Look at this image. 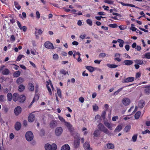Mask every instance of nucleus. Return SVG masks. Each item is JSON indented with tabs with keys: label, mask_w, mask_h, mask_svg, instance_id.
I'll return each instance as SVG.
<instances>
[{
	"label": "nucleus",
	"mask_w": 150,
	"mask_h": 150,
	"mask_svg": "<svg viewBox=\"0 0 150 150\" xmlns=\"http://www.w3.org/2000/svg\"><path fill=\"white\" fill-rule=\"evenodd\" d=\"M105 125L110 130L112 129V127L110 124L108 122V121H106L104 122Z\"/></svg>",
	"instance_id": "18"
},
{
	"label": "nucleus",
	"mask_w": 150,
	"mask_h": 150,
	"mask_svg": "<svg viewBox=\"0 0 150 150\" xmlns=\"http://www.w3.org/2000/svg\"><path fill=\"white\" fill-rule=\"evenodd\" d=\"M137 134H135L133 135L132 137V139L134 142H135L137 140Z\"/></svg>",
	"instance_id": "47"
},
{
	"label": "nucleus",
	"mask_w": 150,
	"mask_h": 150,
	"mask_svg": "<svg viewBox=\"0 0 150 150\" xmlns=\"http://www.w3.org/2000/svg\"><path fill=\"white\" fill-rule=\"evenodd\" d=\"M98 129L102 132L108 134L109 133L108 130L105 127L104 125L101 123H100L98 125Z\"/></svg>",
	"instance_id": "3"
},
{
	"label": "nucleus",
	"mask_w": 150,
	"mask_h": 150,
	"mask_svg": "<svg viewBox=\"0 0 150 150\" xmlns=\"http://www.w3.org/2000/svg\"><path fill=\"white\" fill-rule=\"evenodd\" d=\"M86 35L85 34L84 35H81L80 36V38H81L82 39H84L86 36Z\"/></svg>",
	"instance_id": "64"
},
{
	"label": "nucleus",
	"mask_w": 150,
	"mask_h": 150,
	"mask_svg": "<svg viewBox=\"0 0 150 150\" xmlns=\"http://www.w3.org/2000/svg\"><path fill=\"white\" fill-rule=\"evenodd\" d=\"M63 131L62 128L61 127H57L55 130L56 135L57 136L60 135Z\"/></svg>",
	"instance_id": "8"
},
{
	"label": "nucleus",
	"mask_w": 150,
	"mask_h": 150,
	"mask_svg": "<svg viewBox=\"0 0 150 150\" xmlns=\"http://www.w3.org/2000/svg\"><path fill=\"white\" fill-rule=\"evenodd\" d=\"M14 5L15 7L18 10L20 9L21 8V6L19 5L18 3L16 1L14 2Z\"/></svg>",
	"instance_id": "31"
},
{
	"label": "nucleus",
	"mask_w": 150,
	"mask_h": 150,
	"mask_svg": "<svg viewBox=\"0 0 150 150\" xmlns=\"http://www.w3.org/2000/svg\"><path fill=\"white\" fill-rule=\"evenodd\" d=\"M107 66L110 68H115L117 67L118 65L116 64H107Z\"/></svg>",
	"instance_id": "26"
},
{
	"label": "nucleus",
	"mask_w": 150,
	"mask_h": 150,
	"mask_svg": "<svg viewBox=\"0 0 150 150\" xmlns=\"http://www.w3.org/2000/svg\"><path fill=\"white\" fill-rule=\"evenodd\" d=\"M57 94L58 96L60 98H61L62 97V94H61V91L60 89L59 88H58L57 89Z\"/></svg>",
	"instance_id": "40"
},
{
	"label": "nucleus",
	"mask_w": 150,
	"mask_h": 150,
	"mask_svg": "<svg viewBox=\"0 0 150 150\" xmlns=\"http://www.w3.org/2000/svg\"><path fill=\"white\" fill-rule=\"evenodd\" d=\"M35 117L34 114L32 113L30 114L28 117V121L30 122H32L34 120Z\"/></svg>",
	"instance_id": "11"
},
{
	"label": "nucleus",
	"mask_w": 150,
	"mask_h": 150,
	"mask_svg": "<svg viewBox=\"0 0 150 150\" xmlns=\"http://www.w3.org/2000/svg\"><path fill=\"white\" fill-rule=\"evenodd\" d=\"M106 54L104 53H101L99 54V57H103L106 56Z\"/></svg>",
	"instance_id": "59"
},
{
	"label": "nucleus",
	"mask_w": 150,
	"mask_h": 150,
	"mask_svg": "<svg viewBox=\"0 0 150 150\" xmlns=\"http://www.w3.org/2000/svg\"><path fill=\"white\" fill-rule=\"evenodd\" d=\"M59 119L62 122L64 123L65 125L67 127L71 133L73 132L74 128L72 127V125L69 122L66 121L65 119L62 117L59 116Z\"/></svg>",
	"instance_id": "1"
},
{
	"label": "nucleus",
	"mask_w": 150,
	"mask_h": 150,
	"mask_svg": "<svg viewBox=\"0 0 150 150\" xmlns=\"http://www.w3.org/2000/svg\"><path fill=\"white\" fill-rule=\"evenodd\" d=\"M122 126L121 125H119L117 126L114 130L115 132H120L122 129Z\"/></svg>",
	"instance_id": "27"
},
{
	"label": "nucleus",
	"mask_w": 150,
	"mask_h": 150,
	"mask_svg": "<svg viewBox=\"0 0 150 150\" xmlns=\"http://www.w3.org/2000/svg\"><path fill=\"white\" fill-rule=\"evenodd\" d=\"M132 60H126L123 61V64L127 66H129L132 64L133 63Z\"/></svg>",
	"instance_id": "13"
},
{
	"label": "nucleus",
	"mask_w": 150,
	"mask_h": 150,
	"mask_svg": "<svg viewBox=\"0 0 150 150\" xmlns=\"http://www.w3.org/2000/svg\"><path fill=\"white\" fill-rule=\"evenodd\" d=\"M105 111H103L102 112L101 116L104 119L105 118Z\"/></svg>",
	"instance_id": "51"
},
{
	"label": "nucleus",
	"mask_w": 150,
	"mask_h": 150,
	"mask_svg": "<svg viewBox=\"0 0 150 150\" xmlns=\"http://www.w3.org/2000/svg\"><path fill=\"white\" fill-rule=\"evenodd\" d=\"M17 23L18 26L19 27V28L21 30H22V27L21 26V25L20 23V22L18 21H17Z\"/></svg>",
	"instance_id": "53"
},
{
	"label": "nucleus",
	"mask_w": 150,
	"mask_h": 150,
	"mask_svg": "<svg viewBox=\"0 0 150 150\" xmlns=\"http://www.w3.org/2000/svg\"><path fill=\"white\" fill-rule=\"evenodd\" d=\"M60 73L61 74L65 75L66 74V71L64 69H62L60 71Z\"/></svg>",
	"instance_id": "57"
},
{
	"label": "nucleus",
	"mask_w": 150,
	"mask_h": 150,
	"mask_svg": "<svg viewBox=\"0 0 150 150\" xmlns=\"http://www.w3.org/2000/svg\"><path fill=\"white\" fill-rule=\"evenodd\" d=\"M101 117L100 115H97L95 116V119L96 120H98V122H100Z\"/></svg>",
	"instance_id": "45"
},
{
	"label": "nucleus",
	"mask_w": 150,
	"mask_h": 150,
	"mask_svg": "<svg viewBox=\"0 0 150 150\" xmlns=\"http://www.w3.org/2000/svg\"><path fill=\"white\" fill-rule=\"evenodd\" d=\"M45 147L46 150H51V145L49 144H46Z\"/></svg>",
	"instance_id": "32"
},
{
	"label": "nucleus",
	"mask_w": 150,
	"mask_h": 150,
	"mask_svg": "<svg viewBox=\"0 0 150 150\" xmlns=\"http://www.w3.org/2000/svg\"><path fill=\"white\" fill-rule=\"evenodd\" d=\"M110 27L112 28H116L117 27V25L116 24H111L109 25Z\"/></svg>",
	"instance_id": "48"
},
{
	"label": "nucleus",
	"mask_w": 150,
	"mask_h": 150,
	"mask_svg": "<svg viewBox=\"0 0 150 150\" xmlns=\"http://www.w3.org/2000/svg\"><path fill=\"white\" fill-rule=\"evenodd\" d=\"M25 88V86L24 85H19L18 87V91L20 92H22L23 91Z\"/></svg>",
	"instance_id": "36"
},
{
	"label": "nucleus",
	"mask_w": 150,
	"mask_h": 150,
	"mask_svg": "<svg viewBox=\"0 0 150 150\" xmlns=\"http://www.w3.org/2000/svg\"><path fill=\"white\" fill-rule=\"evenodd\" d=\"M105 17H103L101 16H96L95 18L98 20L100 21L101 20V18H105Z\"/></svg>",
	"instance_id": "58"
},
{
	"label": "nucleus",
	"mask_w": 150,
	"mask_h": 150,
	"mask_svg": "<svg viewBox=\"0 0 150 150\" xmlns=\"http://www.w3.org/2000/svg\"><path fill=\"white\" fill-rule=\"evenodd\" d=\"M14 127L16 130H19L21 127V123L19 122H17L15 124Z\"/></svg>",
	"instance_id": "15"
},
{
	"label": "nucleus",
	"mask_w": 150,
	"mask_h": 150,
	"mask_svg": "<svg viewBox=\"0 0 150 150\" xmlns=\"http://www.w3.org/2000/svg\"><path fill=\"white\" fill-rule=\"evenodd\" d=\"M25 137L26 140L28 141L32 140L33 138V135L32 132L29 131L27 132L25 134Z\"/></svg>",
	"instance_id": "5"
},
{
	"label": "nucleus",
	"mask_w": 150,
	"mask_h": 150,
	"mask_svg": "<svg viewBox=\"0 0 150 150\" xmlns=\"http://www.w3.org/2000/svg\"><path fill=\"white\" fill-rule=\"evenodd\" d=\"M122 89V88H121L118 89L117 91L115 92L114 93L112 94V95L114 96H116L117 95L118 93L121 91Z\"/></svg>",
	"instance_id": "39"
},
{
	"label": "nucleus",
	"mask_w": 150,
	"mask_h": 150,
	"mask_svg": "<svg viewBox=\"0 0 150 150\" xmlns=\"http://www.w3.org/2000/svg\"><path fill=\"white\" fill-rule=\"evenodd\" d=\"M98 15L100 16L105 15V13L103 11L99 12L98 13Z\"/></svg>",
	"instance_id": "63"
},
{
	"label": "nucleus",
	"mask_w": 150,
	"mask_h": 150,
	"mask_svg": "<svg viewBox=\"0 0 150 150\" xmlns=\"http://www.w3.org/2000/svg\"><path fill=\"white\" fill-rule=\"evenodd\" d=\"M134 78L133 77H127L125 78L123 80L122 82L125 83L130 82L134 81Z\"/></svg>",
	"instance_id": "9"
},
{
	"label": "nucleus",
	"mask_w": 150,
	"mask_h": 150,
	"mask_svg": "<svg viewBox=\"0 0 150 150\" xmlns=\"http://www.w3.org/2000/svg\"><path fill=\"white\" fill-rule=\"evenodd\" d=\"M141 112L140 111H139L137 112L135 115L134 117L136 119H138L141 115Z\"/></svg>",
	"instance_id": "34"
},
{
	"label": "nucleus",
	"mask_w": 150,
	"mask_h": 150,
	"mask_svg": "<svg viewBox=\"0 0 150 150\" xmlns=\"http://www.w3.org/2000/svg\"><path fill=\"white\" fill-rule=\"evenodd\" d=\"M86 69L88 70L90 72H92L94 71L93 67L91 66H87L85 67Z\"/></svg>",
	"instance_id": "24"
},
{
	"label": "nucleus",
	"mask_w": 150,
	"mask_h": 150,
	"mask_svg": "<svg viewBox=\"0 0 150 150\" xmlns=\"http://www.w3.org/2000/svg\"><path fill=\"white\" fill-rule=\"evenodd\" d=\"M4 67H5V66L4 65H2L0 67V72H1L2 74L4 75H8L10 73V71L7 68H5L3 70V69Z\"/></svg>",
	"instance_id": "4"
},
{
	"label": "nucleus",
	"mask_w": 150,
	"mask_h": 150,
	"mask_svg": "<svg viewBox=\"0 0 150 150\" xmlns=\"http://www.w3.org/2000/svg\"><path fill=\"white\" fill-rule=\"evenodd\" d=\"M38 92V90L36 89L35 93V95L33 100L35 101L38 100L39 98V96L38 94H37Z\"/></svg>",
	"instance_id": "23"
},
{
	"label": "nucleus",
	"mask_w": 150,
	"mask_h": 150,
	"mask_svg": "<svg viewBox=\"0 0 150 150\" xmlns=\"http://www.w3.org/2000/svg\"><path fill=\"white\" fill-rule=\"evenodd\" d=\"M57 124L56 120H52L50 122V125L51 128H53L57 126Z\"/></svg>",
	"instance_id": "14"
},
{
	"label": "nucleus",
	"mask_w": 150,
	"mask_h": 150,
	"mask_svg": "<svg viewBox=\"0 0 150 150\" xmlns=\"http://www.w3.org/2000/svg\"><path fill=\"white\" fill-rule=\"evenodd\" d=\"M53 59H58L59 57L58 54H54L53 56Z\"/></svg>",
	"instance_id": "56"
},
{
	"label": "nucleus",
	"mask_w": 150,
	"mask_h": 150,
	"mask_svg": "<svg viewBox=\"0 0 150 150\" xmlns=\"http://www.w3.org/2000/svg\"><path fill=\"white\" fill-rule=\"evenodd\" d=\"M24 81V79L21 77L18 78L16 82L17 83L19 84L23 83Z\"/></svg>",
	"instance_id": "29"
},
{
	"label": "nucleus",
	"mask_w": 150,
	"mask_h": 150,
	"mask_svg": "<svg viewBox=\"0 0 150 150\" xmlns=\"http://www.w3.org/2000/svg\"><path fill=\"white\" fill-rule=\"evenodd\" d=\"M130 101L129 99L127 98H124L122 100V103L125 106H127L130 103Z\"/></svg>",
	"instance_id": "10"
},
{
	"label": "nucleus",
	"mask_w": 150,
	"mask_h": 150,
	"mask_svg": "<svg viewBox=\"0 0 150 150\" xmlns=\"http://www.w3.org/2000/svg\"><path fill=\"white\" fill-rule=\"evenodd\" d=\"M74 146L75 148L76 149L79 147L80 145V134L79 133L76 134L74 136Z\"/></svg>",
	"instance_id": "2"
},
{
	"label": "nucleus",
	"mask_w": 150,
	"mask_h": 150,
	"mask_svg": "<svg viewBox=\"0 0 150 150\" xmlns=\"http://www.w3.org/2000/svg\"><path fill=\"white\" fill-rule=\"evenodd\" d=\"M10 40L11 42H14L15 40V38L13 35H11L10 39Z\"/></svg>",
	"instance_id": "55"
},
{
	"label": "nucleus",
	"mask_w": 150,
	"mask_h": 150,
	"mask_svg": "<svg viewBox=\"0 0 150 150\" xmlns=\"http://www.w3.org/2000/svg\"><path fill=\"white\" fill-rule=\"evenodd\" d=\"M144 92L147 94L150 93V86L146 88L144 90Z\"/></svg>",
	"instance_id": "35"
},
{
	"label": "nucleus",
	"mask_w": 150,
	"mask_h": 150,
	"mask_svg": "<svg viewBox=\"0 0 150 150\" xmlns=\"http://www.w3.org/2000/svg\"><path fill=\"white\" fill-rule=\"evenodd\" d=\"M145 105V102L143 100H140L139 102L138 106L140 108H143Z\"/></svg>",
	"instance_id": "17"
},
{
	"label": "nucleus",
	"mask_w": 150,
	"mask_h": 150,
	"mask_svg": "<svg viewBox=\"0 0 150 150\" xmlns=\"http://www.w3.org/2000/svg\"><path fill=\"white\" fill-rule=\"evenodd\" d=\"M131 129V126L129 125H127L126 126L124 129V131L126 132H129Z\"/></svg>",
	"instance_id": "38"
},
{
	"label": "nucleus",
	"mask_w": 150,
	"mask_h": 150,
	"mask_svg": "<svg viewBox=\"0 0 150 150\" xmlns=\"http://www.w3.org/2000/svg\"><path fill=\"white\" fill-rule=\"evenodd\" d=\"M7 99L8 101H11L12 100V95L11 93H9L7 95Z\"/></svg>",
	"instance_id": "37"
},
{
	"label": "nucleus",
	"mask_w": 150,
	"mask_h": 150,
	"mask_svg": "<svg viewBox=\"0 0 150 150\" xmlns=\"http://www.w3.org/2000/svg\"><path fill=\"white\" fill-rule=\"evenodd\" d=\"M35 30H38V32H37L36 31L35 32V35L36 36H38V35L41 34L43 32V31H42L41 29H39L38 30L36 28H35Z\"/></svg>",
	"instance_id": "30"
},
{
	"label": "nucleus",
	"mask_w": 150,
	"mask_h": 150,
	"mask_svg": "<svg viewBox=\"0 0 150 150\" xmlns=\"http://www.w3.org/2000/svg\"><path fill=\"white\" fill-rule=\"evenodd\" d=\"M142 133L143 134H145L146 133L149 134L150 133V131L148 129H146L144 131H142Z\"/></svg>",
	"instance_id": "50"
},
{
	"label": "nucleus",
	"mask_w": 150,
	"mask_h": 150,
	"mask_svg": "<svg viewBox=\"0 0 150 150\" xmlns=\"http://www.w3.org/2000/svg\"><path fill=\"white\" fill-rule=\"evenodd\" d=\"M46 87L48 91L49 95L50 96H51L52 95V92L51 88L49 86V85H46Z\"/></svg>",
	"instance_id": "43"
},
{
	"label": "nucleus",
	"mask_w": 150,
	"mask_h": 150,
	"mask_svg": "<svg viewBox=\"0 0 150 150\" xmlns=\"http://www.w3.org/2000/svg\"><path fill=\"white\" fill-rule=\"evenodd\" d=\"M21 108L20 106H18L15 108L14 110V112L15 115L16 116H18L21 113Z\"/></svg>",
	"instance_id": "7"
},
{
	"label": "nucleus",
	"mask_w": 150,
	"mask_h": 150,
	"mask_svg": "<svg viewBox=\"0 0 150 150\" xmlns=\"http://www.w3.org/2000/svg\"><path fill=\"white\" fill-rule=\"evenodd\" d=\"M93 110L94 111H97L98 109V107L96 105H93Z\"/></svg>",
	"instance_id": "49"
},
{
	"label": "nucleus",
	"mask_w": 150,
	"mask_h": 150,
	"mask_svg": "<svg viewBox=\"0 0 150 150\" xmlns=\"http://www.w3.org/2000/svg\"><path fill=\"white\" fill-rule=\"evenodd\" d=\"M14 137V136L12 133H11L9 135V137L11 139H13Z\"/></svg>",
	"instance_id": "60"
},
{
	"label": "nucleus",
	"mask_w": 150,
	"mask_h": 150,
	"mask_svg": "<svg viewBox=\"0 0 150 150\" xmlns=\"http://www.w3.org/2000/svg\"><path fill=\"white\" fill-rule=\"evenodd\" d=\"M36 16L37 18H38V19H39L40 18V14L39 12L38 11H37L36 12Z\"/></svg>",
	"instance_id": "54"
},
{
	"label": "nucleus",
	"mask_w": 150,
	"mask_h": 150,
	"mask_svg": "<svg viewBox=\"0 0 150 150\" xmlns=\"http://www.w3.org/2000/svg\"><path fill=\"white\" fill-rule=\"evenodd\" d=\"M25 99V97L24 95H22L19 96L18 101L20 103L23 102Z\"/></svg>",
	"instance_id": "19"
},
{
	"label": "nucleus",
	"mask_w": 150,
	"mask_h": 150,
	"mask_svg": "<svg viewBox=\"0 0 150 150\" xmlns=\"http://www.w3.org/2000/svg\"><path fill=\"white\" fill-rule=\"evenodd\" d=\"M4 96L0 95V102H4Z\"/></svg>",
	"instance_id": "61"
},
{
	"label": "nucleus",
	"mask_w": 150,
	"mask_h": 150,
	"mask_svg": "<svg viewBox=\"0 0 150 150\" xmlns=\"http://www.w3.org/2000/svg\"><path fill=\"white\" fill-rule=\"evenodd\" d=\"M21 72L20 71H17L13 73V76L14 77H18L20 75Z\"/></svg>",
	"instance_id": "25"
},
{
	"label": "nucleus",
	"mask_w": 150,
	"mask_h": 150,
	"mask_svg": "<svg viewBox=\"0 0 150 150\" xmlns=\"http://www.w3.org/2000/svg\"><path fill=\"white\" fill-rule=\"evenodd\" d=\"M19 96L17 93H14L12 96L13 100L15 102L18 100Z\"/></svg>",
	"instance_id": "16"
},
{
	"label": "nucleus",
	"mask_w": 150,
	"mask_h": 150,
	"mask_svg": "<svg viewBox=\"0 0 150 150\" xmlns=\"http://www.w3.org/2000/svg\"><path fill=\"white\" fill-rule=\"evenodd\" d=\"M3 109L5 113H7L8 111V108L7 107H4Z\"/></svg>",
	"instance_id": "62"
},
{
	"label": "nucleus",
	"mask_w": 150,
	"mask_h": 150,
	"mask_svg": "<svg viewBox=\"0 0 150 150\" xmlns=\"http://www.w3.org/2000/svg\"><path fill=\"white\" fill-rule=\"evenodd\" d=\"M93 135L95 137H97L99 136L100 133L98 130H95L93 133Z\"/></svg>",
	"instance_id": "28"
},
{
	"label": "nucleus",
	"mask_w": 150,
	"mask_h": 150,
	"mask_svg": "<svg viewBox=\"0 0 150 150\" xmlns=\"http://www.w3.org/2000/svg\"><path fill=\"white\" fill-rule=\"evenodd\" d=\"M24 57V56L23 55L20 54L17 57L16 60L17 61H19L21 60L22 58Z\"/></svg>",
	"instance_id": "42"
},
{
	"label": "nucleus",
	"mask_w": 150,
	"mask_h": 150,
	"mask_svg": "<svg viewBox=\"0 0 150 150\" xmlns=\"http://www.w3.org/2000/svg\"><path fill=\"white\" fill-rule=\"evenodd\" d=\"M44 45L46 48L49 49H53L54 48L53 44L49 41L46 42L45 43Z\"/></svg>",
	"instance_id": "6"
},
{
	"label": "nucleus",
	"mask_w": 150,
	"mask_h": 150,
	"mask_svg": "<svg viewBox=\"0 0 150 150\" xmlns=\"http://www.w3.org/2000/svg\"><path fill=\"white\" fill-rule=\"evenodd\" d=\"M134 62L136 64L139 65H142L144 64V61L142 60L137 59L134 60Z\"/></svg>",
	"instance_id": "22"
},
{
	"label": "nucleus",
	"mask_w": 150,
	"mask_h": 150,
	"mask_svg": "<svg viewBox=\"0 0 150 150\" xmlns=\"http://www.w3.org/2000/svg\"><path fill=\"white\" fill-rule=\"evenodd\" d=\"M57 148V146L55 144H53L51 145V150H56Z\"/></svg>",
	"instance_id": "41"
},
{
	"label": "nucleus",
	"mask_w": 150,
	"mask_h": 150,
	"mask_svg": "<svg viewBox=\"0 0 150 150\" xmlns=\"http://www.w3.org/2000/svg\"><path fill=\"white\" fill-rule=\"evenodd\" d=\"M34 87L33 85H30V86L29 87V90L31 91H33L34 90Z\"/></svg>",
	"instance_id": "52"
},
{
	"label": "nucleus",
	"mask_w": 150,
	"mask_h": 150,
	"mask_svg": "<svg viewBox=\"0 0 150 150\" xmlns=\"http://www.w3.org/2000/svg\"><path fill=\"white\" fill-rule=\"evenodd\" d=\"M83 147L85 150H92V148L90 147L88 142H86L83 144Z\"/></svg>",
	"instance_id": "12"
},
{
	"label": "nucleus",
	"mask_w": 150,
	"mask_h": 150,
	"mask_svg": "<svg viewBox=\"0 0 150 150\" xmlns=\"http://www.w3.org/2000/svg\"><path fill=\"white\" fill-rule=\"evenodd\" d=\"M70 147L68 144H65L63 145L61 148V150H70Z\"/></svg>",
	"instance_id": "20"
},
{
	"label": "nucleus",
	"mask_w": 150,
	"mask_h": 150,
	"mask_svg": "<svg viewBox=\"0 0 150 150\" xmlns=\"http://www.w3.org/2000/svg\"><path fill=\"white\" fill-rule=\"evenodd\" d=\"M86 23L90 26L92 25V21L91 20L88 19L86 20Z\"/></svg>",
	"instance_id": "46"
},
{
	"label": "nucleus",
	"mask_w": 150,
	"mask_h": 150,
	"mask_svg": "<svg viewBox=\"0 0 150 150\" xmlns=\"http://www.w3.org/2000/svg\"><path fill=\"white\" fill-rule=\"evenodd\" d=\"M104 2L110 4H113L114 3L113 1L110 0H105L104 1Z\"/></svg>",
	"instance_id": "44"
},
{
	"label": "nucleus",
	"mask_w": 150,
	"mask_h": 150,
	"mask_svg": "<svg viewBox=\"0 0 150 150\" xmlns=\"http://www.w3.org/2000/svg\"><path fill=\"white\" fill-rule=\"evenodd\" d=\"M107 146L108 148L109 149H113L114 148V146L112 143H108L107 144Z\"/></svg>",
	"instance_id": "33"
},
{
	"label": "nucleus",
	"mask_w": 150,
	"mask_h": 150,
	"mask_svg": "<svg viewBox=\"0 0 150 150\" xmlns=\"http://www.w3.org/2000/svg\"><path fill=\"white\" fill-rule=\"evenodd\" d=\"M142 58L143 59H150V52H148L143 54L142 56Z\"/></svg>",
	"instance_id": "21"
}]
</instances>
